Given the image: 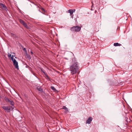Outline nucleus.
<instances>
[{
  "instance_id": "nucleus-1",
  "label": "nucleus",
  "mask_w": 132,
  "mask_h": 132,
  "mask_svg": "<svg viewBox=\"0 0 132 132\" xmlns=\"http://www.w3.org/2000/svg\"><path fill=\"white\" fill-rule=\"evenodd\" d=\"M78 63L77 62L74 63L70 67L69 70L72 75L75 74L79 69Z\"/></svg>"
},
{
  "instance_id": "nucleus-2",
  "label": "nucleus",
  "mask_w": 132,
  "mask_h": 132,
  "mask_svg": "<svg viewBox=\"0 0 132 132\" xmlns=\"http://www.w3.org/2000/svg\"><path fill=\"white\" fill-rule=\"evenodd\" d=\"M81 28L78 26H74L71 28V30L73 31H79L80 30Z\"/></svg>"
},
{
  "instance_id": "nucleus-3",
  "label": "nucleus",
  "mask_w": 132,
  "mask_h": 132,
  "mask_svg": "<svg viewBox=\"0 0 132 132\" xmlns=\"http://www.w3.org/2000/svg\"><path fill=\"white\" fill-rule=\"evenodd\" d=\"M2 108L4 109L5 112H9L11 109V106H3L2 107Z\"/></svg>"
},
{
  "instance_id": "nucleus-4",
  "label": "nucleus",
  "mask_w": 132,
  "mask_h": 132,
  "mask_svg": "<svg viewBox=\"0 0 132 132\" xmlns=\"http://www.w3.org/2000/svg\"><path fill=\"white\" fill-rule=\"evenodd\" d=\"M5 99L6 102L9 103L11 105L13 106L14 103L13 100H10L9 98L6 97H5Z\"/></svg>"
},
{
  "instance_id": "nucleus-5",
  "label": "nucleus",
  "mask_w": 132,
  "mask_h": 132,
  "mask_svg": "<svg viewBox=\"0 0 132 132\" xmlns=\"http://www.w3.org/2000/svg\"><path fill=\"white\" fill-rule=\"evenodd\" d=\"M20 23L24 26V27L27 28H28V27L27 26L26 23L24 21L22 20H20Z\"/></svg>"
},
{
  "instance_id": "nucleus-6",
  "label": "nucleus",
  "mask_w": 132,
  "mask_h": 132,
  "mask_svg": "<svg viewBox=\"0 0 132 132\" xmlns=\"http://www.w3.org/2000/svg\"><path fill=\"white\" fill-rule=\"evenodd\" d=\"M13 65L15 68L18 69L19 66L18 65V62L16 61L15 60H14V61H13Z\"/></svg>"
},
{
  "instance_id": "nucleus-7",
  "label": "nucleus",
  "mask_w": 132,
  "mask_h": 132,
  "mask_svg": "<svg viewBox=\"0 0 132 132\" xmlns=\"http://www.w3.org/2000/svg\"><path fill=\"white\" fill-rule=\"evenodd\" d=\"M93 118L92 117H89L86 120V123L89 124L91 123V122L92 121Z\"/></svg>"
},
{
  "instance_id": "nucleus-8",
  "label": "nucleus",
  "mask_w": 132,
  "mask_h": 132,
  "mask_svg": "<svg viewBox=\"0 0 132 132\" xmlns=\"http://www.w3.org/2000/svg\"><path fill=\"white\" fill-rule=\"evenodd\" d=\"M75 9H70L67 12L68 13H69L70 14L72 15L73 14V12H75Z\"/></svg>"
},
{
  "instance_id": "nucleus-9",
  "label": "nucleus",
  "mask_w": 132,
  "mask_h": 132,
  "mask_svg": "<svg viewBox=\"0 0 132 132\" xmlns=\"http://www.w3.org/2000/svg\"><path fill=\"white\" fill-rule=\"evenodd\" d=\"M0 6L2 8H5L6 7L5 5L1 3H0Z\"/></svg>"
},
{
  "instance_id": "nucleus-10",
  "label": "nucleus",
  "mask_w": 132,
  "mask_h": 132,
  "mask_svg": "<svg viewBox=\"0 0 132 132\" xmlns=\"http://www.w3.org/2000/svg\"><path fill=\"white\" fill-rule=\"evenodd\" d=\"M114 46H120L121 45V44H119L118 43H115L114 44Z\"/></svg>"
},
{
  "instance_id": "nucleus-11",
  "label": "nucleus",
  "mask_w": 132,
  "mask_h": 132,
  "mask_svg": "<svg viewBox=\"0 0 132 132\" xmlns=\"http://www.w3.org/2000/svg\"><path fill=\"white\" fill-rule=\"evenodd\" d=\"M36 89L40 91H42L43 90L41 88V87H37Z\"/></svg>"
},
{
  "instance_id": "nucleus-12",
  "label": "nucleus",
  "mask_w": 132,
  "mask_h": 132,
  "mask_svg": "<svg viewBox=\"0 0 132 132\" xmlns=\"http://www.w3.org/2000/svg\"><path fill=\"white\" fill-rule=\"evenodd\" d=\"M26 56H27V57L29 59H30L31 58V57H30V55L28 53L26 54Z\"/></svg>"
},
{
  "instance_id": "nucleus-13",
  "label": "nucleus",
  "mask_w": 132,
  "mask_h": 132,
  "mask_svg": "<svg viewBox=\"0 0 132 132\" xmlns=\"http://www.w3.org/2000/svg\"><path fill=\"white\" fill-rule=\"evenodd\" d=\"M51 89L54 91L56 90V89L53 86H52L51 87Z\"/></svg>"
},
{
  "instance_id": "nucleus-14",
  "label": "nucleus",
  "mask_w": 132,
  "mask_h": 132,
  "mask_svg": "<svg viewBox=\"0 0 132 132\" xmlns=\"http://www.w3.org/2000/svg\"><path fill=\"white\" fill-rule=\"evenodd\" d=\"M62 109H65L66 111H68V109L65 106H63V107Z\"/></svg>"
},
{
  "instance_id": "nucleus-15",
  "label": "nucleus",
  "mask_w": 132,
  "mask_h": 132,
  "mask_svg": "<svg viewBox=\"0 0 132 132\" xmlns=\"http://www.w3.org/2000/svg\"><path fill=\"white\" fill-rule=\"evenodd\" d=\"M23 50L25 52V54H26L27 53V51L26 50V49L25 48H23Z\"/></svg>"
},
{
  "instance_id": "nucleus-16",
  "label": "nucleus",
  "mask_w": 132,
  "mask_h": 132,
  "mask_svg": "<svg viewBox=\"0 0 132 132\" xmlns=\"http://www.w3.org/2000/svg\"><path fill=\"white\" fill-rule=\"evenodd\" d=\"M42 71L44 73L45 75L47 77H48V76H47V74L44 71H43V70H42Z\"/></svg>"
},
{
  "instance_id": "nucleus-17",
  "label": "nucleus",
  "mask_w": 132,
  "mask_h": 132,
  "mask_svg": "<svg viewBox=\"0 0 132 132\" xmlns=\"http://www.w3.org/2000/svg\"><path fill=\"white\" fill-rule=\"evenodd\" d=\"M11 54H10V53H8V57H11Z\"/></svg>"
},
{
  "instance_id": "nucleus-18",
  "label": "nucleus",
  "mask_w": 132,
  "mask_h": 132,
  "mask_svg": "<svg viewBox=\"0 0 132 132\" xmlns=\"http://www.w3.org/2000/svg\"><path fill=\"white\" fill-rule=\"evenodd\" d=\"M11 58L12 62L14 61V60H15V59H14V57H11Z\"/></svg>"
},
{
  "instance_id": "nucleus-19",
  "label": "nucleus",
  "mask_w": 132,
  "mask_h": 132,
  "mask_svg": "<svg viewBox=\"0 0 132 132\" xmlns=\"http://www.w3.org/2000/svg\"><path fill=\"white\" fill-rule=\"evenodd\" d=\"M30 53H31V54L32 55V54H33V52H32V51H31V52H30Z\"/></svg>"
},
{
  "instance_id": "nucleus-20",
  "label": "nucleus",
  "mask_w": 132,
  "mask_h": 132,
  "mask_svg": "<svg viewBox=\"0 0 132 132\" xmlns=\"http://www.w3.org/2000/svg\"><path fill=\"white\" fill-rule=\"evenodd\" d=\"M14 56L13 55H12L11 56V57H14Z\"/></svg>"
},
{
  "instance_id": "nucleus-21",
  "label": "nucleus",
  "mask_w": 132,
  "mask_h": 132,
  "mask_svg": "<svg viewBox=\"0 0 132 132\" xmlns=\"http://www.w3.org/2000/svg\"><path fill=\"white\" fill-rule=\"evenodd\" d=\"M42 10H43V11H44V9L43 8H42Z\"/></svg>"
},
{
  "instance_id": "nucleus-22",
  "label": "nucleus",
  "mask_w": 132,
  "mask_h": 132,
  "mask_svg": "<svg viewBox=\"0 0 132 132\" xmlns=\"http://www.w3.org/2000/svg\"><path fill=\"white\" fill-rule=\"evenodd\" d=\"M11 34L12 35H14V34H13V33H11Z\"/></svg>"
},
{
  "instance_id": "nucleus-23",
  "label": "nucleus",
  "mask_w": 132,
  "mask_h": 132,
  "mask_svg": "<svg viewBox=\"0 0 132 132\" xmlns=\"http://www.w3.org/2000/svg\"><path fill=\"white\" fill-rule=\"evenodd\" d=\"M96 11L95 10V13H96Z\"/></svg>"
},
{
  "instance_id": "nucleus-24",
  "label": "nucleus",
  "mask_w": 132,
  "mask_h": 132,
  "mask_svg": "<svg viewBox=\"0 0 132 132\" xmlns=\"http://www.w3.org/2000/svg\"><path fill=\"white\" fill-rule=\"evenodd\" d=\"M91 10H92V9H91Z\"/></svg>"
},
{
  "instance_id": "nucleus-25",
  "label": "nucleus",
  "mask_w": 132,
  "mask_h": 132,
  "mask_svg": "<svg viewBox=\"0 0 132 132\" xmlns=\"http://www.w3.org/2000/svg\"><path fill=\"white\" fill-rule=\"evenodd\" d=\"M15 58H16V57H15Z\"/></svg>"
}]
</instances>
